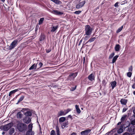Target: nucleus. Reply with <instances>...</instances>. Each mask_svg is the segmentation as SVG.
Returning <instances> with one entry per match:
<instances>
[{"label": "nucleus", "instance_id": "obj_1", "mask_svg": "<svg viewBox=\"0 0 135 135\" xmlns=\"http://www.w3.org/2000/svg\"><path fill=\"white\" fill-rule=\"evenodd\" d=\"M28 109V108H23L21 110V112H24V114L26 116L24 117L23 119V122L26 124H28L31 122V118L30 117H31L32 115V111H27L26 112H25Z\"/></svg>", "mask_w": 135, "mask_h": 135}, {"label": "nucleus", "instance_id": "obj_2", "mask_svg": "<svg viewBox=\"0 0 135 135\" xmlns=\"http://www.w3.org/2000/svg\"><path fill=\"white\" fill-rule=\"evenodd\" d=\"M16 128L18 130L21 132L26 130L27 129V125L24 123L17 121Z\"/></svg>", "mask_w": 135, "mask_h": 135}, {"label": "nucleus", "instance_id": "obj_3", "mask_svg": "<svg viewBox=\"0 0 135 135\" xmlns=\"http://www.w3.org/2000/svg\"><path fill=\"white\" fill-rule=\"evenodd\" d=\"M18 40L15 39L14 40L9 46L8 49L11 50L16 47L18 44Z\"/></svg>", "mask_w": 135, "mask_h": 135}, {"label": "nucleus", "instance_id": "obj_4", "mask_svg": "<svg viewBox=\"0 0 135 135\" xmlns=\"http://www.w3.org/2000/svg\"><path fill=\"white\" fill-rule=\"evenodd\" d=\"M13 123L11 122L3 126V131H7L13 126Z\"/></svg>", "mask_w": 135, "mask_h": 135}, {"label": "nucleus", "instance_id": "obj_5", "mask_svg": "<svg viewBox=\"0 0 135 135\" xmlns=\"http://www.w3.org/2000/svg\"><path fill=\"white\" fill-rule=\"evenodd\" d=\"M92 30V28L89 25H86L85 26L86 34H89L91 33Z\"/></svg>", "mask_w": 135, "mask_h": 135}, {"label": "nucleus", "instance_id": "obj_6", "mask_svg": "<svg viewBox=\"0 0 135 135\" xmlns=\"http://www.w3.org/2000/svg\"><path fill=\"white\" fill-rule=\"evenodd\" d=\"M88 79L91 81H94L95 76L94 74L92 73L89 75L88 77Z\"/></svg>", "mask_w": 135, "mask_h": 135}, {"label": "nucleus", "instance_id": "obj_7", "mask_svg": "<svg viewBox=\"0 0 135 135\" xmlns=\"http://www.w3.org/2000/svg\"><path fill=\"white\" fill-rule=\"evenodd\" d=\"M91 131L90 129H88L81 131L80 134L81 135H88Z\"/></svg>", "mask_w": 135, "mask_h": 135}, {"label": "nucleus", "instance_id": "obj_8", "mask_svg": "<svg viewBox=\"0 0 135 135\" xmlns=\"http://www.w3.org/2000/svg\"><path fill=\"white\" fill-rule=\"evenodd\" d=\"M85 1L80 2L79 3L76 5V8L78 9H79L82 7L85 4Z\"/></svg>", "mask_w": 135, "mask_h": 135}, {"label": "nucleus", "instance_id": "obj_9", "mask_svg": "<svg viewBox=\"0 0 135 135\" xmlns=\"http://www.w3.org/2000/svg\"><path fill=\"white\" fill-rule=\"evenodd\" d=\"M52 12L54 14L58 15H62L64 13L63 12L58 10H53L52 11Z\"/></svg>", "mask_w": 135, "mask_h": 135}, {"label": "nucleus", "instance_id": "obj_10", "mask_svg": "<svg viewBox=\"0 0 135 135\" xmlns=\"http://www.w3.org/2000/svg\"><path fill=\"white\" fill-rule=\"evenodd\" d=\"M69 124L68 121H66L64 122L62 124H61V127L62 129H63L65 127H67V126Z\"/></svg>", "mask_w": 135, "mask_h": 135}, {"label": "nucleus", "instance_id": "obj_11", "mask_svg": "<svg viewBox=\"0 0 135 135\" xmlns=\"http://www.w3.org/2000/svg\"><path fill=\"white\" fill-rule=\"evenodd\" d=\"M21 89H22L18 88L17 89H15L10 91L9 94V96H11L12 94H14L16 92Z\"/></svg>", "mask_w": 135, "mask_h": 135}, {"label": "nucleus", "instance_id": "obj_12", "mask_svg": "<svg viewBox=\"0 0 135 135\" xmlns=\"http://www.w3.org/2000/svg\"><path fill=\"white\" fill-rule=\"evenodd\" d=\"M65 112L62 110H61L57 114V116L58 117H59L61 116L65 115Z\"/></svg>", "mask_w": 135, "mask_h": 135}, {"label": "nucleus", "instance_id": "obj_13", "mask_svg": "<svg viewBox=\"0 0 135 135\" xmlns=\"http://www.w3.org/2000/svg\"><path fill=\"white\" fill-rule=\"evenodd\" d=\"M78 73V72H75L70 73L69 75H70L74 79L77 76Z\"/></svg>", "mask_w": 135, "mask_h": 135}, {"label": "nucleus", "instance_id": "obj_14", "mask_svg": "<svg viewBox=\"0 0 135 135\" xmlns=\"http://www.w3.org/2000/svg\"><path fill=\"white\" fill-rule=\"evenodd\" d=\"M38 62H37L36 64H34L32 65L31 67L29 68V70H31L33 69L35 70L37 68V65L38 64Z\"/></svg>", "mask_w": 135, "mask_h": 135}, {"label": "nucleus", "instance_id": "obj_15", "mask_svg": "<svg viewBox=\"0 0 135 135\" xmlns=\"http://www.w3.org/2000/svg\"><path fill=\"white\" fill-rule=\"evenodd\" d=\"M112 89H113L115 87L117 84V82L115 81H112L110 83Z\"/></svg>", "mask_w": 135, "mask_h": 135}, {"label": "nucleus", "instance_id": "obj_16", "mask_svg": "<svg viewBox=\"0 0 135 135\" xmlns=\"http://www.w3.org/2000/svg\"><path fill=\"white\" fill-rule=\"evenodd\" d=\"M120 102L122 104L126 105L127 103V100L125 99H122Z\"/></svg>", "mask_w": 135, "mask_h": 135}, {"label": "nucleus", "instance_id": "obj_17", "mask_svg": "<svg viewBox=\"0 0 135 135\" xmlns=\"http://www.w3.org/2000/svg\"><path fill=\"white\" fill-rule=\"evenodd\" d=\"M120 47V45L119 44H116L115 47L114 49L116 51H119Z\"/></svg>", "mask_w": 135, "mask_h": 135}, {"label": "nucleus", "instance_id": "obj_18", "mask_svg": "<svg viewBox=\"0 0 135 135\" xmlns=\"http://www.w3.org/2000/svg\"><path fill=\"white\" fill-rule=\"evenodd\" d=\"M66 117H62L60 118L59 119V122L60 123H61V122H64L65 121Z\"/></svg>", "mask_w": 135, "mask_h": 135}, {"label": "nucleus", "instance_id": "obj_19", "mask_svg": "<svg viewBox=\"0 0 135 135\" xmlns=\"http://www.w3.org/2000/svg\"><path fill=\"white\" fill-rule=\"evenodd\" d=\"M45 38V36L44 34H41L40 37L39 38V40L40 41H44Z\"/></svg>", "mask_w": 135, "mask_h": 135}, {"label": "nucleus", "instance_id": "obj_20", "mask_svg": "<svg viewBox=\"0 0 135 135\" xmlns=\"http://www.w3.org/2000/svg\"><path fill=\"white\" fill-rule=\"evenodd\" d=\"M118 57L119 56L118 55H116L115 56H114L113 57V59H112V64H113L114 63H115L116 62Z\"/></svg>", "mask_w": 135, "mask_h": 135}, {"label": "nucleus", "instance_id": "obj_21", "mask_svg": "<svg viewBox=\"0 0 135 135\" xmlns=\"http://www.w3.org/2000/svg\"><path fill=\"white\" fill-rule=\"evenodd\" d=\"M15 129L14 128H11L9 131V135H12L15 132Z\"/></svg>", "mask_w": 135, "mask_h": 135}, {"label": "nucleus", "instance_id": "obj_22", "mask_svg": "<svg viewBox=\"0 0 135 135\" xmlns=\"http://www.w3.org/2000/svg\"><path fill=\"white\" fill-rule=\"evenodd\" d=\"M75 107L77 113L78 114L80 113L81 111L80 108H79V106L76 105H75Z\"/></svg>", "mask_w": 135, "mask_h": 135}, {"label": "nucleus", "instance_id": "obj_23", "mask_svg": "<svg viewBox=\"0 0 135 135\" xmlns=\"http://www.w3.org/2000/svg\"><path fill=\"white\" fill-rule=\"evenodd\" d=\"M23 114H21V112H18L17 114V118H22Z\"/></svg>", "mask_w": 135, "mask_h": 135}, {"label": "nucleus", "instance_id": "obj_24", "mask_svg": "<svg viewBox=\"0 0 135 135\" xmlns=\"http://www.w3.org/2000/svg\"><path fill=\"white\" fill-rule=\"evenodd\" d=\"M25 97L23 95H22L20 99L18 100L17 102L16 103V104H18L19 103L21 102L23 100L24 98H25Z\"/></svg>", "mask_w": 135, "mask_h": 135}, {"label": "nucleus", "instance_id": "obj_25", "mask_svg": "<svg viewBox=\"0 0 135 135\" xmlns=\"http://www.w3.org/2000/svg\"><path fill=\"white\" fill-rule=\"evenodd\" d=\"M58 26H53L51 27V31L54 32L58 28Z\"/></svg>", "mask_w": 135, "mask_h": 135}, {"label": "nucleus", "instance_id": "obj_26", "mask_svg": "<svg viewBox=\"0 0 135 135\" xmlns=\"http://www.w3.org/2000/svg\"><path fill=\"white\" fill-rule=\"evenodd\" d=\"M96 37H93L92 38H91L87 41V42L86 43H87L89 42H92L93 41H94L95 39H96Z\"/></svg>", "mask_w": 135, "mask_h": 135}, {"label": "nucleus", "instance_id": "obj_27", "mask_svg": "<svg viewBox=\"0 0 135 135\" xmlns=\"http://www.w3.org/2000/svg\"><path fill=\"white\" fill-rule=\"evenodd\" d=\"M74 79L69 75L68 76L67 78V81H73Z\"/></svg>", "mask_w": 135, "mask_h": 135}, {"label": "nucleus", "instance_id": "obj_28", "mask_svg": "<svg viewBox=\"0 0 135 135\" xmlns=\"http://www.w3.org/2000/svg\"><path fill=\"white\" fill-rule=\"evenodd\" d=\"M74 79L69 75L68 76L67 78V81H73Z\"/></svg>", "mask_w": 135, "mask_h": 135}, {"label": "nucleus", "instance_id": "obj_29", "mask_svg": "<svg viewBox=\"0 0 135 135\" xmlns=\"http://www.w3.org/2000/svg\"><path fill=\"white\" fill-rule=\"evenodd\" d=\"M38 62V64L37 65V69H38L42 67L43 65V64L41 62H40L39 63Z\"/></svg>", "mask_w": 135, "mask_h": 135}, {"label": "nucleus", "instance_id": "obj_30", "mask_svg": "<svg viewBox=\"0 0 135 135\" xmlns=\"http://www.w3.org/2000/svg\"><path fill=\"white\" fill-rule=\"evenodd\" d=\"M24 34H20V35H18V36H19L18 37V38H17V40H18V41H19L21 40L23 37H24L25 36H23V35Z\"/></svg>", "mask_w": 135, "mask_h": 135}, {"label": "nucleus", "instance_id": "obj_31", "mask_svg": "<svg viewBox=\"0 0 135 135\" xmlns=\"http://www.w3.org/2000/svg\"><path fill=\"white\" fill-rule=\"evenodd\" d=\"M127 116V115H124L121 118L120 120L121 122L124 121Z\"/></svg>", "mask_w": 135, "mask_h": 135}, {"label": "nucleus", "instance_id": "obj_32", "mask_svg": "<svg viewBox=\"0 0 135 135\" xmlns=\"http://www.w3.org/2000/svg\"><path fill=\"white\" fill-rule=\"evenodd\" d=\"M90 34H84V35H86V36L84 37V39L85 40H87L90 36Z\"/></svg>", "mask_w": 135, "mask_h": 135}, {"label": "nucleus", "instance_id": "obj_33", "mask_svg": "<svg viewBox=\"0 0 135 135\" xmlns=\"http://www.w3.org/2000/svg\"><path fill=\"white\" fill-rule=\"evenodd\" d=\"M123 26H122L121 27L119 28L117 30L116 32L118 33L120 32L122 29L123 28Z\"/></svg>", "mask_w": 135, "mask_h": 135}, {"label": "nucleus", "instance_id": "obj_34", "mask_svg": "<svg viewBox=\"0 0 135 135\" xmlns=\"http://www.w3.org/2000/svg\"><path fill=\"white\" fill-rule=\"evenodd\" d=\"M44 18H40L38 23V24L39 25H41L43 23V21H44Z\"/></svg>", "mask_w": 135, "mask_h": 135}, {"label": "nucleus", "instance_id": "obj_35", "mask_svg": "<svg viewBox=\"0 0 135 135\" xmlns=\"http://www.w3.org/2000/svg\"><path fill=\"white\" fill-rule=\"evenodd\" d=\"M107 83V82L106 81V80L105 79H104L102 81V84L104 87L106 86Z\"/></svg>", "mask_w": 135, "mask_h": 135}, {"label": "nucleus", "instance_id": "obj_36", "mask_svg": "<svg viewBox=\"0 0 135 135\" xmlns=\"http://www.w3.org/2000/svg\"><path fill=\"white\" fill-rule=\"evenodd\" d=\"M114 55H115V52H113L109 56V59H111L112 58H113V57L114 56Z\"/></svg>", "mask_w": 135, "mask_h": 135}, {"label": "nucleus", "instance_id": "obj_37", "mask_svg": "<svg viewBox=\"0 0 135 135\" xmlns=\"http://www.w3.org/2000/svg\"><path fill=\"white\" fill-rule=\"evenodd\" d=\"M56 130L57 133H60V131L59 129V127L58 125H57L56 126Z\"/></svg>", "mask_w": 135, "mask_h": 135}, {"label": "nucleus", "instance_id": "obj_38", "mask_svg": "<svg viewBox=\"0 0 135 135\" xmlns=\"http://www.w3.org/2000/svg\"><path fill=\"white\" fill-rule=\"evenodd\" d=\"M117 132L118 134H120L123 132V129L122 128H120L117 130Z\"/></svg>", "mask_w": 135, "mask_h": 135}, {"label": "nucleus", "instance_id": "obj_39", "mask_svg": "<svg viewBox=\"0 0 135 135\" xmlns=\"http://www.w3.org/2000/svg\"><path fill=\"white\" fill-rule=\"evenodd\" d=\"M77 87L76 85H75L74 86L71 87L70 89V91H73L75 90Z\"/></svg>", "mask_w": 135, "mask_h": 135}, {"label": "nucleus", "instance_id": "obj_40", "mask_svg": "<svg viewBox=\"0 0 135 135\" xmlns=\"http://www.w3.org/2000/svg\"><path fill=\"white\" fill-rule=\"evenodd\" d=\"M130 123L133 126L135 125V119L131 121Z\"/></svg>", "mask_w": 135, "mask_h": 135}, {"label": "nucleus", "instance_id": "obj_41", "mask_svg": "<svg viewBox=\"0 0 135 135\" xmlns=\"http://www.w3.org/2000/svg\"><path fill=\"white\" fill-rule=\"evenodd\" d=\"M71 110V109L69 108L68 109L66 110H65V115H66L69 112H70Z\"/></svg>", "mask_w": 135, "mask_h": 135}, {"label": "nucleus", "instance_id": "obj_42", "mask_svg": "<svg viewBox=\"0 0 135 135\" xmlns=\"http://www.w3.org/2000/svg\"><path fill=\"white\" fill-rule=\"evenodd\" d=\"M50 135H56L55 131L54 130H52L50 132Z\"/></svg>", "mask_w": 135, "mask_h": 135}, {"label": "nucleus", "instance_id": "obj_43", "mask_svg": "<svg viewBox=\"0 0 135 135\" xmlns=\"http://www.w3.org/2000/svg\"><path fill=\"white\" fill-rule=\"evenodd\" d=\"M132 75V73L130 72H128L127 73V75L129 78L131 77Z\"/></svg>", "mask_w": 135, "mask_h": 135}, {"label": "nucleus", "instance_id": "obj_44", "mask_svg": "<svg viewBox=\"0 0 135 135\" xmlns=\"http://www.w3.org/2000/svg\"><path fill=\"white\" fill-rule=\"evenodd\" d=\"M35 133L34 131H33L31 133H26V135H34Z\"/></svg>", "mask_w": 135, "mask_h": 135}, {"label": "nucleus", "instance_id": "obj_45", "mask_svg": "<svg viewBox=\"0 0 135 135\" xmlns=\"http://www.w3.org/2000/svg\"><path fill=\"white\" fill-rule=\"evenodd\" d=\"M33 124H30L28 126V129H32L33 127Z\"/></svg>", "mask_w": 135, "mask_h": 135}, {"label": "nucleus", "instance_id": "obj_46", "mask_svg": "<svg viewBox=\"0 0 135 135\" xmlns=\"http://www.w3.org/2000/svg\"><path fill=\"white\" fill-rule=\"evenodd\" d=\"M81 12V11H76L74 12V13L76 14L79 15L80 14Z\"/></svg>", "mask_w": 135, "mask_h": 135}, {"label": "nucleus", "instance_id": "obj_47", "mask_svg": "<svg viewBox=\"0 0 135 135\" xmlns=\"http://www.w3.org/2000/svg\"><path fill=\"white\" fill-rule=\"evenodd\" d=\"M66 118H67V120H68V118H70L71 119H73L72 118V116L71 115H68L67 117H66Z\"/></svg>", "mask_w": 135, "mask_h": 135}, {"label": "nucleus", "instance_id": "obj_48", "mask_svg": "<svg viewBox=\"0 0 135 135\" xmlns=\"http://www.w3.org/2000/svg\"><path fill=\"white\" fill-rule=\"evenodd\" d=\"M51 48H49L46 50V52L47 53H49L51 51Z\"/></svg>", "mask_w": 135, "mask_h": 135}, {"label": "nucleus", "instance_id": "obj_49", "mask_svg": "<svg viewBox=\"0 0 135 135\" xmlns=\"http://www.w3.org/2000/svg\"><path fill=\"white\" fill-rule=\"evenodd\" d=\"M33 131H32V129H28V130L27 131L26 133H31L33 132Z\"/></svg>", "mask_w": 135, "mask_h": 135}, {"label": "nucleus", "instance_id": "obj_50", "mask_svg": "<svg viewBox=\"0 0 135 135\" xmlns=\"http://www.w3.org/2000/svg\"><path fill=\"white\" fill-rule=\"evenodd\" d=\"M132 71V66H131L129 68L128 71Z\"/></svg>", "mask_w": 135, "mask_h": 135}, {"label": "nucleus", "instance_id": "obj_51", "mask_svg": "<svg viewBox=\"0 0 135 135\" xmlns=\"http://www.w3.org/2000/svg\"><path fill=\"white\" fill-rule=\"evenodd\" d=\"M128 109V108H124L122 110V112L124 113L126 112Z\"/></svg>", "mask_w": 135, "mask_h": 135}, {"label": "nucleus", "instance_id": "obj_52", "mask_svg": "<svg viewBox=\"0 0 135 135\" xmlns=\"http://www.w3.org/2000/svg\"><path fill=\"white\" fill-rule=\"evenodd\" d=\"M118 2H117L114 4V6L115 7H118Z\"/></svg>", "mask_w": 135, "mask_h": 135}, {"label": "nucleus", "instance_id": "obj_53", "mask_svg": "<svg viewBox=\"0 0 135 135\" xmlns=\"http://www.w3.org/2000/svg\"><path fill=\"white\" fill-rule=\"evenodd\" d=\"M20 95V94H18L17 95H16V97L14 98L12 100H14L15 99H16L17 98V97L19 96Z\"/></svg>", "mask_w": 135, "mask_h": 135}, {"label": "nucleus", "instance_id": "obj_54", "mask_svg": "<svg viewBox=\"0 0 135 135\" xmlns=\"http://www.w3.org/2000/svg\"><path fill=\"white\" fill-rule=\"evenodd\" d=\"M123 135H130L129 133L126 132Z\"/></svg>", "mask_w": 135, "mask_h": 135}, {"label": "nucleus", "instance_id": "obj_55", "mask_svg": "<svg viewBox=\"0 0 135 135\" xmlns=\"http://www.w3.org/2000/svg\"><path fill=\"white\" fill-rule=\"evenodd\" d=\"M132 88L133 89H135V83H134L132 86Z\"/></svg>", "mask_w": 135, "mask_h": 135}, {"label": "nucleus", "instance_id": "obj_56", "mask_svg": "<svg viewBox=\"0 0 135 135\" xmlns=\"http://www.w3.org/2000/svg\"><path fill=\"white\" fill-rule=\"evenodd\" d=\"M133 112L134 113V114H133V116L134 117H135V109H134L133 110Z\"/></svg>", "mask_w": 135, "mask_h": 135}, {"label": "nucleus", "instance_id": "obj_57", "mask_svg": "<svg viewBox=\"0 0 135 135\" xmlns=\"http://www.w3.org/2000/svg\"><path fill=\"white\" fill-rule=\"evenodd\" d=\"M82 42V40H80V41H79V42L78 44V45L79 46L80 45V44L81 43V42Z\"/></svg>", "mask_w": 135, "mask_h": 135}, {"label": "nucleus", "instance_id": "obj_58", "mask_svg": "<svg viewBox=\"0 0 135 135\" xmlns=\"http://www.w3.org/2000/svg\"><path fill=\"white\" fill-rule=\"evenodd\" d=\"M1 129V130H3V126L2 125L0 126V129Z\"/></svg>", "mask_w": 135, "mask_h": 135}, {"label": "nucleus", "instance_id": "obj_59", "mask_svg": "<svg viewBox=\"0 0 135 135\" xmlns=\"http://www.w3.org/2000/svg\"><path fill=\"white\" fill-rule=\"evenodd\" d=\"M122 122H121H121H118V123L117 124V125H120V124H121V123Z\"/></svg>", "mask_w": 135, "mask_h": 135}, {"label": "nucleus", "instance_id": "obj_60", "mask_svg": "<svg viewBox=\"0 0 135 135\" xmlns=\"http://www.w3.org/2000/svg\"><path fill=\"white\" fill-rule=\"evenodd\" d=\"M70 135H76V133L75 132H73Z\"/></svg>", "mask_w": 135, "mask_h": 135}, {"label": "nucleus", "instance_id": "obj_61", "mask_svg": "<svg viewBox=\"0 0 135 135\" xmlns=\"http://www.w3.org/2000/svg\"><path fill=\"white\" fill-rule=\"evenodd\" d=\"M91 86H90L88 87L87 88V90H89L91 88Z\"/></svg>", "mask_w": 135, "mask_h": 135}, {"label": "nucleus", "instance_id": "obj_62", "mask_svg": "<svg viewBox=\"0 0 135 135\" xmlns=\"http://www.w3.org/2000/svg\"><path fill=\"white\" fill-rule=\"evenodd\" d=\"M57 85H54L53 86V87L54 88H56L57 87Z\"/></svg>", "mask_w": 135, "mask_h": 135}, {"label": "nucleus", "instance_id": "obj_63", "mask_svg": "<svg viewBox=\"0 0 135 135\" xmlns=\"http://www.w3.org/2000/svg\"><path fill=\"white\" fill-rule=\"evenodd\" d=\"M132 129L131 128H130L128 131L129 132H130L132 131Z\"/></svg>", "mask_w": 135, "mask_h": 135}, {"label": "nucleus", "instance_id": "obj_64", "mask_svg": "<svg viewBox=\"0 0 135 135\" xmlns=\"http://www.w3.org/2000/svg\"><path fill=\"white\" fill-rule=\"evenodd\" d=\"M83 63H84L85 62V57H84L83 58Z\"/></svg>", "mask_w": 135, "mask_h": 135}]
</instances>
